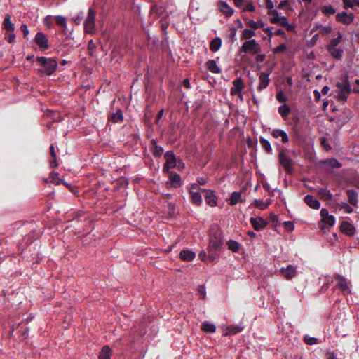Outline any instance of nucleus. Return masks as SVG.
<instances>
[{
  "instance_id": "nucleus-1",
  "label": "nucleus",
  "mask_w": 359,
  "mask_h": 359,
  "mask_svg": "<svg viewBox=\"0 0 359 359\" xmlns=\"http://www.w3.org/2000/svg\"><path fill=\"white\" fill-rule=\"evenodd\" d=\"M224 243V234L217 225L210 229L209 244L208 246V259L214 262L218 257V252L222 249Z\"/></svg>"
},
{
  "instance_id": "nucleus-2",
  "label": "nucleus",
  "mask_w": 359,
  "mask_h": 359,
  "mask_svg": "<svg viewBox=\"0 0 359 359\" xmlns=\"http://www.w3.org/2000/svg\"><path fill=\"white\" fill-rule=\"evenodd\" d=\"M36 62L39 66L42 67L41 72L48 76L56 72L58 66L57 61L52 57H46L43 56L37 57Z\"/></svg>"
},
{
  "instance_id": "nucleus-3",
  "label": "nucleus",
  "mask_w": 359,
  "mask_h": 359,
  "mask_svg": "<svg viewBox=\"0 0 359 359\" xmlns=\"http://www.w3.org/2000/svg\"><path fill=\"white\" fill-rule=\"evenodd\" d=\"M2 29L5 31L4 39L9 43H13L15 39V25L11 22V16L6 15L2 22Z\"/></svg>"
},
{
  "instance_id": "nucleus-4",
  "label": "nucleus",
  "mask_w": 359,
  "mask_h": 359,
  "mask_svg": "<svg viewBox=\"0 0 359 359\" xmlns=\"http://www.w3.org/2000/svg\"><path fill=\"white\" fill-rule=\"evenodd\" d=\"M339 92L337 97L339 100L346 102L350 93L351 92V85L347 76H344L342 82H337L336 84Z\"/></svg>"
},
{
  "instance_id": "nucleus-5",
  "label": "nucleus",
  "mask_w": 359,
  "mask_h": 359,
  "mask_svg": "<svg viewBox=\"0 0 359 359\" xmlns=\"http://www.w3.org/2000/svg\"><path fill=\"white\" fill-rule=\"evenodd\" d=\"M261 50L260 45L255 39L244 42L240 48L241 53H248L252 54H258Z\"/></svg>"
},
{
  "instance_id": "nucleus-6",
  "label": "nucleus",
  "mask_w": 359,
  "mask_h": 359,
  "mask_svg": "<svg viewBox=\"0 0 359 359\" xmlns=\"http://www.w3.org/2000/svg\"><path fill=\"white\" fill-rule=\"evenodd\" d=\"M165 163L163 165V170L164 172H169V170L175 168L177 166L178 159L176 158L172 151H168L164 154Z\"/></svg>"
},
{
  "instance_id": "nucleus-7",
  "label": "nucleus",
  "mask_w": 359,
  "mask_h": 359,
  "mask_svg": "<svg viewBox=\"0 0 359 359\" xmlns=\"http://www.w3.org/2000/svg\"><path fill=\"white\" fill-rule=\"evenodd\" d=\"M84 29L86 33L92 34L95 29V11L90 8L88 12V16L84 22Z\"/></svg>"
},
{
  "instance_id": "nucleus-8",
  "label": "nucleus",
  "mask_w": 359,
  "mask_h": 359,
  "mask_svg": "<svg viewBox=\"0 0 359 359\" xmlns=\"http://www.w3.org/2000/svg\"><path fill=\"white\" fill-rule=\"evenodd\" d=\"M278 160L280 165L285 169V170L288 173H290L292 170V159L283 151H281L278 154Z\"/></svg>"
},
{
  "instance_id": "nucleus-9",
  "label": "nucleus",
  "mask_w": 359,
  "mask_h": 359,
  "mask_svg": "<svg viewBox=\"0 0 359 359\" xmlns=\"http://www.w3.org/2000/svg\"><path fill=\"white\" fill-rule=\"evenodd\" d=\"M34 42L42 50H46L49 48L48 40L43 32L36 33Z\"/></svg>"
},
{
  "instance_id": "nucleus-10",
  "label": "nucleus",
  "mask_w": 359,
  "mask_h": 359,
  "mask_svg": "<svg viewBox=\"0 0 359 359\" xmlns=\"http://www.w3.org/2000/svg\"><path fill=\"white\" fill-rule=\"evenodd\" d=\"M201 191L205 193V200L206 203L210 207H215L217 204V198L215 194V191L208 189H201Z\"/></svg>"
},
{
  "instance_id": "nucleus-11",
  "label": "nucleus",
  "mask_w": 359,
  "mask_h": 359,
  "mask_svg": "<svg viewBox=\"0 0 359 359\" xmlns=\"http://www.w3.org/2000/svg\"><path fill=\"white\" fill-rule=\"evenodd\" d=\"M250 222L254 229L257 231L264 229L268 224V222L262 217H251L250 219Z\"/></svg>"
},
{
  "instance_id": "nucleus-12",
  "label": "nucleus",
  "mask_w": 359,
  "mask_h": 359,
  "mask_svg": "<svg viewBox=\"0 0 359 359\" xmlns=\"http://www.w3.org/2000/svg\"><path fill=\"white\" fill-rule=\"evenodd\" d=\"M354 19V14L347 13L346 12H341L339 13H337L336 15V20L337 21L341 22L344 25H350Z\"/></svg>"
},
{
  "instance_id": "nucleus-13",
  "label": "nucleus",
  "mask_w": 359,
  "mask_h": 359,
  "mask_svg": "<svg viewBox=\"0 0 359 359\" xmlns=\"http://www.w3.org/2000/svg\"><path fill=\"white\" fill-rule=\"evenodd\" d=\"M271 72H261L259 76V83L257 86V90L261 92L265 89L269 84L270 79L269 78Z\"/></svg>"
},
{
  "instance_id": "nucleus-14",
  "label": "nucleus",
  "mask_w": 359,
  "mask_h": 359,
  "mask_svg": "<svg viewBox=\"0 0 359 359\" xmlns=\"http://www.w3.org/2000/svg\"><path fill=\"white\" fill-rule=\"evenodd\" d=\"M334 278L338 281L337 285H336V287H338L340 289V290L343 292H350V290L348 288V286L346 283V278L339 275V274H334Z\"/></svg>"
},
{
  "instance_id": "nucleus-15",
  "label": "nucleus",
  "mask_w": 359,
  "mask_h": 359,
  "mask_svg": "<svg viewBox=\"0 0 359 359\" xmlns=\"http://www.w3.org/2000/svg\"><path fill=\"white\" fill-rule=\"evenodd\" d=\"M340 229L343 233L348 236H353L355 232V228L353 225L346 221H343L341 223Z\"/></svg>"
},
{
  "instance_id": "nucleus-16",
  "label": "nucleus",
  "mask_w": 359,
  "mask_h": 359,
  "mask_svg": "<svg viewBox=\"0 0 359 359\" xmlns=\"http://www.w3.org/2000/svg\"><path fill=\"white\" fill-rule=\"evenodd\" d=\"M150 150L153 155L157 158L161 157L164 151L163 148L158 145L154 139H152L150 142Z\"/></svg>"
},
{
  "instance_id": "nucleus-17",
  "label": "nucleus",
  "mask_w": 359,
  "mask_h": 359,
  "mask_svg": "<svg viewBox=\"0 0 359 359\" xmlns=\"http://www.w3.org/2000/svg\"><path fill=\"white\" fill-rule=\"evenodd\" d=\"M304 201L311 208L318 210L320 207V203L318 200L311 195H306L304 198Z\"/></svg>"
},
{
  "instance_id": "nucleus-18",
  "label": "nucleus",
  "mask_w": 359,
  "mask_h": 359,
  "mask_svg": "<svg viewBox=\"0 0 359 359\" xmlns=\"http://www.w3.org/2000/svg\"><path fill=\"white\" fill-rule=\"evenodd\" d=\"M281 273L286 279L290 280L297 274L296 267L292 265H288L286 268L281 269Z\"/></svg>"
},
{
  "instance_id": "nucleus-19",
  "label": "nucleus",
  "mask_w": 359,
  "mask_h": 359,
  "mask_svg": "<svg viewBox=\"0 0 359 359\" xmlns=\"http://www.w3.org/2000/svg\"><path fill=\"white\" fill-rule=\"evenodd\" d=\"M233 84L234 86V88H232L231 89V94L232 95H236L237 94H240L244 88V83L241 78H237L236 79Z\"/></svg>"
},
{
  "instance_id": "nucleus-20",
  "label": "nucleus",
  "mask_w": 359,
  "mask_h": 359,
  "mask_svg": "<svg viewBox=\"0 0 359 359\" xmlns=\"http://www.w3.org/2000/svg\"><path fill=\"white\" fill-rule=\"evenodd\" d=\"M219 11L226 17H231L234 13V10L225 1H219L218 4Z\"/></svg>"
},
{
  "instance_id": "nucleus-21",
  "label": "nucleus",
  "mask_w": 359,
  "mask_h": 359,
  "mask_svg": "<svg viewBox=\"0 0 359 359\" xmlns=\"http://www.w3.org/2000/svg\"><path fill=\"white\" fill-rule=\"evenodd\" d=\"M169 179L171 182V186L174 188H178L182 186L181 177L175 172H169Z\"/></svg>"
},
{
  "instance_id": "nucleus-22",
  "label": "nucleus",
  "mask_w": 359,
  "mask_h": 359,
  "mask_svg": "<svg viewBox=\"0 0 359 359\" xmlns=\"http://www.w3.org/2000/svg\"><path fill=\"white\" fill-rule=\"evenodd\" d=\"M196 257V253L189 250H183L180 253V257L185 262H191Z\"/></svg>"
},
{
  "instance_id": "nucleus-23",
  "label": "nucleus",
  "mask_w": 359,
  "mask_h": 359,
  "mask_svg": "<svg viewBox=\"0 0 359 359\" xmlns=\"http://www.w3.org/2000/svg\"><path fill=\"white\" fill-rule=\"evenodd\" d=\"M271 135L275 138L281 137V141L283 143H286L289 140L288 135L286 132L280 129H274L271 132Z\"/></svg>"
},
{
  "instance_id": "nucleus-24",
  "label": "nucleus",
  "mask_w": 359,
  "mask_h": 359,
  "mask_svg": "<svg viewBox=\"0 0 359 359\" xmlns=\"http://www.w3.org/2000/svg\"><path fill=\"white\" fill-rule=\"evenodd\" d=\"M109 121L116 123L123 121V114L121 109H118L115 113H112L109 116Z\"/></svg>"
},
{
  "instance_id": "nucleus-25",
  "label": "nucleus",
  "mask_w": 359,
  "mask_h": 359,
  "mask_svg": "<svg viewBox=\"0 0 359 359\" xmlns=\"http://www.w3.org/2000/svg\"><path fill=\"white\" fill-rule=\"evenodd\" d=\"M191 202L197 205L200 206L202 203V196L199 191H189Z\"/></svg>"
},
{
  "instance_id": "nucleus-26",
  "label": "nucleus",
  "mask_w": 359,
  "mask_h": 359,
  "mask_svg": "<svg viewBox=\"0 0 359 359\" xmlns=\"http://www.w3.org/2000/svg\"><path fill=\"white\" fill-rule=\"evenodd\" d=\"M346 194L348 198V202L352 205L356 206L358 204V194L354 189H348Z\"/></svg>"
},
{
  "instance_id": "nucleus-27",
  "label": "nucleus",
  "mask_w": 359,
  "mask_h": 359,
  "mask_svg": "<svg viewBox=\"0 0 359 359\" xmlns=\"http://www.w3.org/2000/svg\"><path fill=\"white\" fill-rule=\"evenodd\" d=\"M206 68L214 74H219L221 73V69L218 67V66L216 64L215 60H209L205 63Z\"/></svg>"
},
{
  "instance_id": "nucleus-28",
  "label": "nucleus",
  "mask_w": 359,
  "mask_h": 359,
  "mask_svg": "<svg viewBox=\"0 0 359 359\" xmlns=\"http://www.w3.org/2000/svg\"><path fill=\"white\" fill-rule=\"evenodd\" d=\"M326 49L330 53L332 57L337 60H341L344 53V50L342 49L337 48V47Z\"/></svg>"
},
{
  "instance_id": "nucleus-29",
  "label": "nucleus",
  "mask_w": 359,
  "mask_h": 359,
  "mask_svg": "<svg viewBox=\"0 0 359 359\" xmlns=\"http://www.w3.org/2000/svg\"><path fill=\"white\" fill-rule=\"evenodd\" d=\"M241 192V191H233L230 198L229 199V204L230 205H235L239 202H242Z\"/></svg>"
},
{
  "instance_id": "nucleus-30",
  "label": "nucleus",
  "mask_w": 359,
  "mask_h": 359,
  "mask_svg": "<svg viewBox=\"0 0 359 359\" xmlns=\"http://www.w3.org/2000/svg\"><path fill=\"white\" fill-rule=\"evenodd\" d=\"M222 46V39L219 37H215L210 43V50L212 52H217Z\"/></svg>"
},
{
  "instance_id": "nucleus-31",
  "label": "nucleus",
  "mask_w": 359,
  "mask_h": 359,
  "mask_svg": "<svg viewBox=\"0 0 359 359\" xmlns=\"http://www.w3.org/2000/svg\"><path fill=\"white\" fill-rule=\"evenodd\" d=\"M111 350L109 346H104L99 353V359H111Z\"/></svg>"
},
{
  "instance_id": "nucleus-32",
  "label": "nucleus",
  "mask_w": 359,
  "mask_h": 359,
  "mask_svg": "<svg viewBox=\"0 0 359 359\" xmlns=\"http://www.w3.org/2000/svg\"><path fill=\"white\" fill-rule=\"evenodd\" d=\"M324 163L332 168H340L342 166V164L334 158L326 159Z\"/></svg>"
},
{
  "instance_id": "nucleus-33",
  "label": "nucleus",
  "mask_w": 359,
  "mask_h": 359,
  "mask_svg": "<svg viewBox=\"0 0 359 359\" xmlns=\"http://www.w3.org/2000/svg\"><path fill=\"white\" fill-rule=\"evenodd\" d=\"M270 22L273 24H279L283 27L287 25V18L285 16L282 17H272L270 19Z\"/></svg>"
},
{
  "instance_id": "nucleus-34",
  "label": "nucleus",
  "mask_w": 359,
  "mask_h": 359,
  "mask_svg": "<svg viewBox=\"0 0 359 359\" xmlns=\"http://www.w3.org/2000/svg\"><path fill=\"white\" fill-rule=\"evenodd\" d=\"M201 328L203 332L208 333H214L216 331V326L207 321L202 323Z\"/></svg>"
},
{
  "instance_id": "nucleus-35",
  "label": "nucleus",
  "mask_w": 359,
  "mask_h": 359,
  "mask_svg": "<svg viewBox=\"0 0 359 359\" xmlns=\"http://www.w3.org/2000/svg\"><path fill=\"white\" fill-rule=\"evenodd\" d=\"M342 41V35L339 32L337 33V36L336 38L332 39L329 44L327 45L326 48H335L337 47L339 43H340Z\"/></svg>"
},
{
  "instance_id": "nucleus-36",
  "label": "nucleus",
  "mask_w": 359,
  "mask_h": 359,
  "mask_svg": "<svg viewBox=\"0 0 359 359\" xmlns=\"http://www.w3.org/2000/svg\"><path fill=\"white\" fill-rule=\"evenodd\" d=\"M290 112V107L287 104H283L278 107V113L285 119L288 116Z\"/></svg>"
},
{
  "instance_id": "nucleus-37",
  "label": "nucleus",
  "mask_w": 359,
  "mask_h": 359,
  "mask_svg": "<svg viewBox=\"0 0 359 359\" xmlns=\"http://www.w3.org/2000/svg\"><path fill=\"white\" fill-rule=\"evenodd\" d=\"M318 195L325 200H331L332 198V193L327 189H320L318 190Z\"/></svg>"
},
{
  "instance_id": "nucleus-38",
  "label": "nucleus",
  "mask_w": 359,
  "mask_h": 359,
  "mask_svg": "<svg viewBox=\"0 0 359 359\" xmlns=\"http://www.w3.org/2000/svg\"><path fill=\"white\" fill-rule=\"evenodd\" d=\"M259 142L262 145V148L267 152L271 153L272 151V148L271 147L270 142L263 137H260Z\"/></svg>"
},
{
  "instance_id": "nucleus-39",
  "label": "nucleus",
  "mask_w": 359,
  "mask_h": 359,
  "mask_svg": "<svg viewBox=\"0 0 359 359\" xmlns=\"http://www.w3.org/2000/svg\"><path fill=\"white\" fill-rule=\"evenodd\" d=\"M228 248L233 252H237L240 250V244L233 240H229L227 242Z\"/></svg>"
},
{
  "instance_id": "nucleus-40",
  "label": "nucleus",
  "mask_w": 359,
  "mask_h": 359,
  "mask_svg": "<svg viewBox=\"0 0 359 359\" xmlns=\"http://www.w3.org/2000/svg\"><path fill=\"white\" fill-rule=\"evenodd\" d=\"M320 10L321 12L326 15H332L335 13V9L331 5L323 6L321 7Z\"/></svg>"
},
{
  "instance_id": "nucleus-41",
  "label": "nucleus",
  "mask_w": 359,
  "mask_h": 359,
  "mask_svg": "<svg viewBox=\"0 0 359 359\" xmlns=\"http://www.w3.org/2000/svg\"><path fill=\"white\" fill-rule=\"evenodd\" d=\"M255 35V31L250 29H245L242 33V39H249Z\"/></svg>"
},
{
  "instance_id": "nucleus-42",
  "label": "nucleus",
  "mask_w": 359,
  "mask_h": 359,
  "mask_svg": "<svg viewBox=\"0 0 359 359\" xmlns=\"http://www.w3.org/2000/svg\"><path fill=\"white\" fill-rule=\"evenodd\" d=\"M50 177L52 182L54 184L59 185L62 183V180L59 178V174L57 172H52L50 174Z\"/></svg>"
},
{
  "instance_id": "nucleus-43",
  "label": "nucleus",
  "mask_w": 359,
  "mask_h": 359,
  "mask_svg": "<svg viewBox=\"0 0 359 359\" xmlns=\"http://www.w3.org/2000/svg\"><path fill=\"white\" fill-rule=\"evenodd\" d=\"M55 23L57 25L65 27V28L67 27L66 19L64 17L60 16V15L55 17Z\"/></svg>"
},
{
  "instance_id": "nucleus-44",
  "label": "nucleus",
  "mask_w": 359,
  "mask_h": 359,
  "mask_svg": "<svg viewBox=\"0 0 359 359\" xmlns=\"http://www.w3.org/2000/svg\"><path fill=\"white\" fill-rule=\"evenodd\" d=\"M304 341L308 345H313L318 344V339L315 337H311L309 335H305L304 337Z\"/></svg>"
},
{
  "instance_id": "nucleus-45",
  "label": "nucleus",
  "mask_w": 359,
  "mask_h": 359,
  "mask_svg": "<svg viewBox=\"0 0 359 359\" xmlns=\"http://www.w3.org/2000/svg\"><path fill=\"white\" fill-rule=\"evenodd\" d=\"M322 222L327 224L328 226H334V224L335 223V218L333 215H330L327 218L323 219L322 220Z\"/></svg>"
},
{
  "instance_id": "nucleus-46",
  "label": "nucleus",
  "mask_w": 359,
  "mask_h": 359,
  "mask_svg": "<svg viewBox=\"0 0 359 359\" xmlns=\"http://www.w3.org/2000/svg\"><path fill=\"white\" fill-rule=\"evenodd\" d=\"M254 205L261 210H264L268 207V204H265L262 200H255Z\"/></svg>"
},
{
  "instance_id": "nucleus-47",
  "label": "nucleus",
  "mask_w": 359,
  "mask_h": 359,
  "mask_svg": "<svg viewBox=\"0 0 359 359\" xmlns=\"http://www.w3.org/2000/svg\"><path fill=\"white\" fill-rule=\"evenodd\" d=\"M287 48V46L285 43L280 44L278 47L273 49V52L275 54H279L284 52Z\"/></svg>"
},
{
  "instance_id": "nucleus-48",
  "label": "nucleus",
  "mask_w": 359,
  "mask_h": 359,
  "mask_svg": "<svg viewBox=\"0 0 359 359\" xmlns=\"http://www.w3.org/2000/svg\"><path fill=\"white\" fill-rule=\"evenodd\" d=\"M245 23H246L247 26H249L254 29H257L259 28L258 24L253 20L246 19Z\"/></svg>"
},
{
  "instance_id": "nucleus-49",
  "label": "nucleus",
  "mask_w": 359,
  "mask_h": 359,
  "mask_svg": "<svg viewBox=\"0 0 359 359\" xmlns=\"http://www.w3.org/2000/svg\"><path fill=\"white\" fill-rule=\"evenodd\" d=\"M276 99L279 102H285L286 101V97L283 91H279L276 94Z\"/></svg>"
},
{
  "instance_id": "nucleus-50",
  "label": "nucleus",
  "mask_w": 359,
  "mask_h": 359,
  "mask_svg": "<svg viewBox=\"0 0 359 359\" xmlns=\"http://www.w3.org/2000/svg\"><path fill=\"white\" fill-rule=\"evenodd\" d=\"M332 31V28L330 26H326V27H321V29L320 30V33L322 34V35H327L328 34H330Z\"/></svg>"
},
{
  "instance_id": "nucleus-51",
  "label": "nucleus",
  "mask_w": 359,
  "mask_h": 359,
  "mask_svg": "<svg viewBox=\"0 0 359 359\" xmlns=\"http://www.w3.org/2000/svg\"><path fill=\"white\" fill-rule=\"evenodd\" d=\"M342 2L345 9L353 8L355 4L353 0H342Z\"/></svg>"
},
{
  "instance_id": "nucleus-52",
  "label": "nucleus",
  "mask_w": 359,
  "mask_h": 359,
  "mask_svg": "<svg viewBox=\"0 0 359 359\" xmlns=\"http://www.w3.org/2000/svg\"><path fill=\"white\" fill-rule=\"evenodd\" d=\"M255 6L252 4V2H249L243 8V11L253 12V11H255Z\"/></svg>"
},
{
  "instance_id": "nucleus-53",
  "label": "nucleus",
  "mask_w": 359,
  "mask_h": 359,
  "mask_svg": "<svg viewBox=\"0 0 359 359\" xmlns=\"http://www.w3.org/2000/svg\"><path fill=\"white\" fill-rule=\"evenodd\" d=\"M20 29L23 33L24 38H26L29 34V29L26 24H22L20 27Z\"/></svg>"
},
{
  "instance_id": "nucleus-54",
  "label": "nucleus",
  "mask_w": 359,
  "mask_h": 359,
  "mask_svg": "<svg viewBox=\"0 0 359 359\" xmlns=\"http://www.w3.org/2000/svg\"><path fill=\"white\" fill-rule=\"evenodd\" d=\"M320 217H321V221L323 219H325V218H327V217H329L330 215H329L328 210L327 209H325V208L321 209V210L320 212Z\"/></svg>"
},
{
  "instance_id": "nucleus-55",
  "label": "nucleus",
  "mask_w": 359,
  "mask_h": 359,
  "mask_svg": "<svg viewBox=\"0 0 359 359\" xmlns=\"http://www.w3.org/2000/svg\"><path fill=\"white\" fill-rule=\"evenodd\" d=\"M83 18V13H79L76 18H74V21L76 25H79Z\"/></svg>"
},
{
  "instance_id": "nucleus-56",
  "label": "nucleus",
  "mask_w": 359,
  "mask_h": 359,
  "mask_svg": "<svg viewBox=\"0 0 359 359\" xmlns=\"http://www.w3.org/2000/svg\"><path fill=\"white\" fill-rule=\"evenodd\" d=\"M341 208L346 213H351L353 212V208L348 204H347V203H344L341 205Z\"/></svg>"
},
{
  "instance_id": "nucleus-57",
  "label": "nucleus",
  "mask_w": 359,
  "mask_h": 359,
  "mask_svg": "<svg viewBox=\"0 0 359 359\" xmlns=\"http://www.w3.org/2000/svg\"><path fill=\"white\" fill-rule=\"evenodd\" d=\"M50 167L51 168H55L58 167V163L57 161V156H55V158H52L51 160H50Z\"/></svg>"
},
{
  "instance_id": "nucleus-58",
  "label": "nucleus",
  "mask_w": 359,
  "mask_h": 359,
  "mask_svg": "<svg viewBox=\"0 0 359 359\" xmlns=\"http://www.w3.org/2000/svg\"><path fill=\"white\" fill-rule=\"evenodd\" d=\"M96 48V46L93 40L89 41L88 44V50L90 52V55H92V51Z\"/></svg>"
},
{
  "instance_id": "nucleus-59",
  "label": "nucleus",
  "mask_w": 359,
  "mask_h": 359,
  "mask_svg": "<svg viewBox=\"0 0 359 359\" xmlns=\"http://www.w3.org/2000/svg\"><path fill=\"white\" fill-rule=\"evenodd\" d=\"M201 188H200L198 184L196 183H192L190 186V190L189 191H201Z\"/></svg>"
},
{
  "instance_id": "nucleus-60",
  "label": "nucleus",
  "mask_w": 359,
  "mask_h": 359,
  "mask_svg": "<svg viewBox=\"0 0 359 359\" xmlns=\"http://www.w3.org/2000/svg\"><path fill=\"white\" fill-rule=\"evenodd\" d=\"M284 226L286 229L289 231H292L294 229V224L292 222H285L284 223Z\"/></svg>"
},
{
  "instance_id": "nucleus-61",
  "label": "nucleus",
  "mask_w": 359,
  "mask_h": 359,
  "mask_svg": "<svg viewBox=\"0 0 359 359\" xmlns=\"http://www.w3.org/2000/svg\"><path fill=\"white\" fill-rule=\"evenodd\" d=\"M274 34L276 36H282L285 39H286V37H287V35H286L285 31L282 29H277Z\"/></svg>"
},
{
  "instance_id": "nucleus-62",
  "label": "nucleus",
  "mask_w": 359,
  "mask_h": 359,
  "mask_svg": "<svg viewBox=\"0 0 359 359\" xmlns=\"http://www.w3.org/2000/svg\"><path fill=\"white\" fill-rule=\"evenodd\" d=\"M246 143L248 148H252L256 144V142H255L250 137H248Z\"/></svg>"
},
{
  "instance_id": "nucleus-63",
  "label": "nucleus",
  "mask_w": 359,
  "mask_h": 359,
  "mask_svg": "<svg viewBox=\"0 0 359 359\" xmlns=\"http://www.w3.org/2000/svg\"><path fill=\"white\" fill-rule=\"evenodd\" d=\"M265 57H266L265 54H258L256 56L255 60L257 62H262L265 60Z\"/></svg>"
},
{
  "instance_id": "nucleus-64",
  "label": "nucleus",
  "mask_w": 359,
  "mask_h": 359,
  "mask_svg": "<svg viewBox=\"0 0 359 359\" xmlns=\"http://www.w3.org/2000/svg\"><path fill=\"white\" fill-rule=\"evenodd\" d=\"M266 7L269 10L273 9L274 7L273 3L271 0H265Z\"/></svg>"
}]
</instances>
